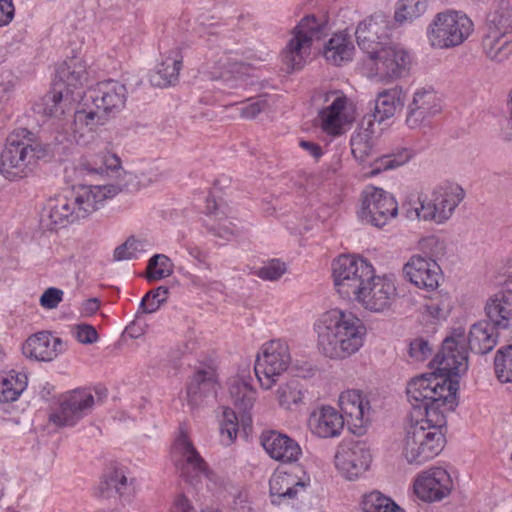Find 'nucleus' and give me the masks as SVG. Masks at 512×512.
<instances>
[{"instance_id": "nucleus-62", "label": "nucleus", "mask_w": 512, "mask_h": 512, "mask_svg": "<svg viewBox=\"0 0 512 512\" xmlns=\"http://www.w3.org/2000/svg\"><path fill=\"white\" fill-rule=\"evenodd\" d=\"M14 13L12 0H0V27L8 25L13 20Z\"/></svg>"}, {"instance_id": "nucleus-48", "label": "nucleus", "mask_w": 512, "mask_h": 512, "mask_svg": "<svg viewBox=\"0 0 512 512\" xmlns=\"http://www.w3.org/2000/svg\"><path fill=\"white\" fill-rule=\"evenodd\" d=\"M276 397L281 407L290 409L292 405L302 402L303 392L298 381L292 380L278 387Z\"/></svg>"}, {"instance_id": "nucleus-1", "label": "nucleus", "mask_w": 512, "mask_h": 512, "mask_svg": "<svg viewBox=\"0 0 512 512\" xmlns=\"http://www.w3.org/2000/svg\"><path fill=\"white\" fill-rule=\"evenodd\" d=\"M458 381L447 377L423 374L407 385V397L412 406L411 423L406 428L402 454L410 464L421 465L436 457L446 439L445 410L454 406Z\"/></svg>"}, {"instance_id": "nucleus-20", "label": "nucleus", "mask_w": 512, "mask_h": 512, "mask_svg": "<svg viewBox=\"0 0 512 512\" xmlns=\"http://www.w3.org/2000/svg\"><path fill=\"white\" fill-rule=\"evenodd\" d=\"M390 35V20L383 13H375L360 22L355 31L359 48L367 57L375 55Z\"/></svg>"}, {"instance_id": "nucleus-55", "label": "nucleus", "mask_w": 512, "mask_h": 512, "mask_svg": "<svg viewBox=\"0 0 512 512\" xmlns=\"http://www.w3.org/2000/svg\"><path fill=\"white\" fill-rule=\"evenodd\" d=\"M287 270L286 264L279 259H272L257 271V276L263 280H278Z\"/></svg>"}, {"instance_id": "nucleus-43", "label": "nucleus", "mask_w": 512, "mask_h": 512, "mask_svg": "<svg viewBox=\"0 0 512 512\" xmlns=\"http://www.w3.org/2000/svg\"><path fill=\"white\" fill-rule=\"evenodd\" d=\"M148 246L149 244L146 240L131 236L127 238L123 244L114 249L113 258L115 261L138 259L147 251Z\"/></svg>"}, {"instance_id": "nucleus-18", "label": "nucleus", "mask_w": 512, "mask_h": 512, "mask_svg": "<svg viewBox=\"0 0 512 512\" xmlns=\"http://www.w3.org/2000/svg\"><path fill=\"white\" fill-rule=\"evenodd\" d=\"M397 296V288L394 280L387 276H377L373 273V279L364 285L363 290L356 297L365 309L381 313L389 310Z\"/></svg>"}, {"instance_id": "nucleus-30", "label": "nucleus", "mask_w": 512, "mask_h": 512, "mask_svg": "<svg viewBox=\"0 0 512 512\" xmlns=\"http://www.w3.org/2000/svg\"><path fill=\"white\" fill-rule=\"evenodd\" d=\"M485 312L497 329L512 327V289H502L490 297Z\"/></svg>"}, {"instance_id": "nucleus-52", "label": "nucleus", "mask_w": 512, "mask_h": 512, "mask_svg": "<svg viewBox=\"0 0 512 512\" xmlns=\"http://www.w3.org/2000/svg\"><path fill=\"white\" fill-rule=\"evenodd\" d=\"M425 309L434 318H444L451 310V299L448 293L436 292L425 304Z\"/></svg>"}, {"instance_id": "nucleus-41", "label": "nucleus", "mask_w": 512, "mask_h": 512, "mask_svg": "<svg viewBox=\"0 0 512 512\" xmlns=\"http://www.w3.org/2000/svg\"><path fill=\"white\" fill-rule=\"evenodd\" d=\"M229 393L233 404L242 413L250 411L256 400V390L248 383L234 379L229 385Z\"/></svg>"}, {"instance_id": "nucleus-42", "label": "nucleus", "mask_w": 512, "mask_h": 512, "mask_svg": "<svg viewBox=\"0 0 512 512\" xmlns=\"http://www.w3.org/2000/svg\"><path fill=\"white\" fill-rule=\"evenodd\" d=\"M174 264L165 254L153 255L147 263L146 279L149 282L159 281L172 275Z\"/></svg>"}, {"instance_id": "nucleus-9", "label": "nucleus", "mask_w": 512, "mask_h": 512, "mask_svg": "<svg viewBox=\"0 0 512 512\" xmlns=\"http://www.w3.org/2000/svg\"><path fill=\"white\" fill-rule=\"evenodd\" d=\"M373 265L355 255H340L332 263L334 286L344 299H353L361 293L364 285L373 279Z\"/></svg>"}, {"instance_id": "nucleus-49", "label": "nucleus", "mask_w": 512, "mask_h": 512, "mask_svg": "<svg viewBox=\"0 0 512 512\" xmlns=\"http://www.w3.org/2000/svg\"><path fill=\"white\" fill-rule=\"evenodd\" d=\"M487 26L506 35H512V6L502 3L490 15Z\"/></svg>"}, {"instance_id": "nucleus-28", "label": "nucleus", "mask_w": 512, "mask_h": 512, "mask_svg": "<svg viewBox=\"0 0 512 512\" xmlns=\"http://www.w3.org/2000/svg\"><path fill=\"white\" fill-rule=\"evenodd\" d=\"M122 190L120 185H80L75 191L76 202L82 217L100 209L107 199L118 195Z\"/></svg>"}, {"instance_id": "nucleus-13", "label": "nucleus", "mask_w": 512, "mask_h": 512, "mask_svg": "<svg viewBox=\"0 0 512 512\" xmlns=\"http://www.w3.org/2000/svg\"><path fill=\"white\" fill-rule=\"evenodd\" d=\"M410 62V56L404 48L384 44L375 55L367 57L364 67L370 78L389 81L402 77Z\"/></svg>"}, {"instance_id": "nucleus-2", "label": "nucleus", "mask_w": 512, "mask_h": 512, "mask_svg": "<svg viewBox=\"0 0 512 512\" xmlns=\"http://www.w3.org/2000/svg\"><path fill=\"white\" fill-rule=\"evenodd\" d=\"M496 327L489 321H479L473 324L466 337L462 328L453 330L452 334L446 337L440 351L431 362V368L435 369L429 375L448 378L459 376L468 369V350L476 354H486L493 350L498 341Z\"/></svg>"}, {"instance_id": "nucleus-4", "label": "nucleus", "mask_w": 512, "mask_h": 512, "mask_svg": "<svg viewBox=\"0 0 512 512\" xmlns=\"http://www.w3.org/2000/svg\"><path fill=\"white\" fill-rule=\"evenodd\" d=\"M317 346L326 357L344 360L357 353L364 344L366 327L350 311L331 309L315 324Z\"/></svg>"}, {"instance_id": "nucleus-44", "label": "nucleus", "mask_w": 512, "mask_h": 512, "mask_svg": "<svg viewBox=\"0 0 512 512\" xmlns=\"http://www.w3.org/2000/svg\"><path fill=\"white\" fill-rule=\"evenodd\" d=\"M427 9V0H399L395 10L396 22H411L419 18Z\"/></svg>"}, {"instance_id": "nucleus-51", "label": "nucleus", "mask_w": 512, "mask_h": 512, "mask_svg": "<svg viewBox=\"0 0 512 512\" xmlns=\"http://www.w3.org/2000/svg\"><path fill=\"white\" fill-rule=\"evenodd\" d=\"M413 152L408 148H398L390 154L383 155L376 160L377 170L395 169L406 164L413 157Z\"/></svg>"}, {"instance_id": "nucleus-63", "label": "nucleus", "mask_w": 512, "mask_h": 512, "mask_svg": "<svg viewBox=\"0 0 512 512\" xmlns=\"http://www.w3.org/2000/svg\"><path fill=\"white\" fill-rule=\"evenodd\" d=\"M299 145L316 160H318L323 155L321 146L315 142L301 140Z\"/></svg>"}, {"instance_id": "nucleus-53", "label": "nucleus", "mask_w": 512, "mask_h": 512, "mask_svg": "<svg viewBox=\"0 0 512 512\" xmlns=\"http://www.w3.org/2000/svg\"><path fill=\"white\" fill-rule=\"evenodd\" d=\"M169 290L165 286H159L149 291L141 300L140 309L143 313H153L157 311L162 303L167 300Z\"/></svg>"}, {"instance_id": "nucleus-33", "label": "nucleus", "mask_w": 512, "mask_h": 512, "mask_svg": "<svg viewBox=\"0 0 512 512\" xmlns=\"http://www.w3.org/2000/svg\"><path fill=\"white\" fill-rule=\"evenodd\" d=\"M120 158L109 151H100L97 154L87 153L83 155L77 166L76 171L81 175H102L109 170L120 168Z\"/></svg>"}, {"instance_id": "nucleus-58", "label": "nucleus", "mask_w": 512, "mask_h": 512, "mask_svg": "<svg viewBox=\"0 0 512 512\" xmlns=\"http://www.w3.org/2000/svg\"><path fill=\"white\" fill-rule=\"evenodd\" d=\"M432 353L429 342L423 338H416L410 343L409 354L417 361L426 360Z\"/></svg>"}, {"instance_id": "nucleus-7", "label": "nucleus", "mask_w": 512, "mask_h": 512, "mask_svg": "<svg viewBox=\"0 0 512 512\" xmlns=\"http://www.w3.org/2000/svg\"><path fill=\"white\" fill-rule=\"evenodd\" d=\"M328 15L308 14L290 31V38L281 52L288 70H300L311 54L313 42L320 40L329 30Z\"/></svg>"}, {"instance_id": "nucleus-21", "label": "nucleus", "mask_w": 512, "mask_h": 512, "mask_svg": "<svg viewBox=\"0 0 512 512\" xmlns=\"http://www.w3.org/2000/svg\"><path fill=\"white\" fill-rule=\"evenodd\" d=\"M94 404L95 398L90 390H74L61 402L58 411L52 413L49 419L57 426H74L91 412Z\"/></svg>"}, {"instance_id": "nucleus-19", "label": "nucleus", "mask_w": 512, "mask_h": 512, "mask_svg": "<svg viewBox=\"0 0 512 512\" xmlns=\"http://www.w3.org/2000/svg\"><path fill=\"white\" fill-rule=\"evenodd\" d=\"M371 462V455L365 444L359 441H344L338 446L335 465L348 480H354L364 473Z\"/></svg>"}, {"instance_id": "nucleus-61", "label": "nucleus", "mask_w": 512, "mask_h": 512, "mask_svg": "<svg viewBox=\"0 0 512 512\" xmlns=\"http://www.w3.org/2000/svg\"><path fill=\"white\" fill-rule=\"evenodd\" d=\"M226 181L227 179L216 180L214 183V187L210 193V196L207 198V209L211 215H214L216 217L217 220H221V217L219 216L220 204H218L216 201L218 190H220L218 186L221 184V182Z\"/></svg>"}, {"instance_id": "nucleus-22", "label": "nucleus", "mask_w": 512, "mask_h": 512, "mask_svg": "<svg viewBox=\"0 0 512 512\" xmlns=\"http://www.w3.org/2000/svg\"><path fill=\"white\" fill-rule=\"evenodd\" d=\"M442 110L441 100L433 88L417 89L408 105L406 124L410 129L426 125Z\"/></svg>"}, {"instance_id": "nucleus-47", "label": "nucleus", "mask_w": 512, "mask_h": 512, "mask_svg": "<svg viewBox=\"0 0 512 512\" xmlns=\"http://www.w3.org/2000/svg\"><path fill=\"white\" fill-rule=\"evenodd\" d=\"M494 368L500 382H512V345L502 347L496 352Z\"/></svg>"}, {"instance_id": "nucleus-25", "label": "nucleus", "mask_w": 512, "mask_h": 512, "mask_svg": "<svg viewBox=\"0 0 512 512\" xmlns=\"http://www.w3.org/2000/svg\"><path fill=\"white\" fill-rule=\"evenodd\" d=\"M66 350L65 342L49 331L29 336L22 346L23 354L39 362H51Z\"/></svg>"}, {"instance_id": "nucleus-5", "label": "nucleus", "mask_w": 512, "mask_h": 512, "mask_svg": "<svg viewBox=\"0 0 512 512\" xmlns=\"http://www.w3.org/2000/svg\"><path fill=\"white\" fill-rule=\"evenodd\" d=\"M45 154L46 148L35 133L27 128L15 129L1 153L0 172L10 181L26 178Z\"/></svg>"}, {"instance_id": "nucleus-29", "label": "nucleus", "mask_w": 512, "mask_h": 512, "mask_svg": "<svg viewBox=\"0 0 512 512\" xmlns=\"http://www.w3.org/2000/svg\"><path fill=\"white\" fill-rule=\"evenodd\" d=\"M308 427L311 433L318 438H335L340 436L343 431L344 416L334 407L323 405L311 412Z\"/></svg>"}, {"instance_id": "nucleus-37", "label": "nucleus", "mask_w": 512, "mask_h": 512, "mask_svg": "<svg viewBox=\"0 0 512 512\" xmlns=\"http://www.w3.org/2000/svg\"><path fill=\"white\" fill-rule=\"evenodd\" d=\"M404 106V95L400 87L386 89L380 92L375 101L374 117L382 122L394 116L398 108Z\"/></svg>"}, {"instance_id": "nucleus-14", "label": "nucleus", "mask_w": 512, "mask_h": 512, "mask_svg": "<svg viewBox=\"0 0 512 512\" xmlns=\"http://www.w3.org/2000/svg\"><path fill=\"white\" fill-rule=\"evenodd\" d=\"M171 456L180 476L191 484L208 474L205 460L201 457L183 426L171 447Z\"/></svg>"}, {"instance_id": "nucleus-36", "label": "nucleus", "mask_w": 512, "mask_h": 512, "mask_svg": "<svg viewBox=\"0 0 512 512\" xmlns=\"http://www.w3.org/2000/svg\"><path fill=\"white\" fill-rule=\"evenodd\" d=\"M353 53L354 46L349 35L344 32L334 34L323 51L325 59L334 65L352 60Z\"/></svg>"}, {"instance_id": "nucleus-8", "label": "nucleus", "mask_w": 512, "mask_h": 512, "mask_svg": "<svg viewBox=\"0 0 512 512\" xmlns=\"http://www.w3.org/2000/svg\"><path fill=\"white\" fill-rule=\"evenodd\" d=\"M465 198L464 189L457 183L445 182L432 189L430 194L418 197L419 207L414 212L418 219L446 223Z\"/></svg>"}, {"instance_id": "nucleus-56", "label": "nucleus", "mask_w": 512, "mask_h": 512, "mask_svg": "<svg viewBox=\"0 0 512 512\" xmlns=\"http://www.w3.org/2000/svg\"><path fill=\"white\" fill-rule=\"evenodd\" d=\"M267 107L266 100L262 98H252L241 103L238 108L241 118L253 119L258 116Z\"/></svg>"}, {"instance_id": "nucleus-10", "label": "nucleus", "mask_w": 512, "mask_h": 512, "mask_svg": "<svg viewBox=\"0 0 512 512\" xmlns=\"http://www.w3.org/2000/svg\"><path fill=\"white\" fill-rule=\"evenodd\" d=\"M473 29V22L466 14L447 10L434 16L427 27L426 35L433 48L450 49L468 39Z\"/></svg>"}, {"instance_id": "nucleus-64", "label": "nucleus", "mask_w": 512, "mask_h": 512, "mask_svg": "<svg viewBox=\"0 0 512 512\" xmlns=\"http://www.w3.org/2000/svg\"><path fill=\"white\" fill-rule=\"evenodd\" d=\"M192 509L189 500L184 495H179L171 507V512H191Z\"/></svg>"}, {"instance_id": "nucleus-45", "label": "nucleus", "mask_w": 512, "mask_h": 512, "mask_svg": "<svg viewBox=\"0 0 512 512\" xmlns=\"http://www.w3.org/2000/svg\"><path fill=\"white\" fill-rule=\"evenodd\" d=\"M362 509L364 512H402L392 499L378 491H373L364 496Z\"/></svg>"}, {"instance_id": "nucleus-31", "label": "nucleus", "mask_w": 512, "mask_h": 512, "mask_svg": "<svg viewBox=\"0 0 512 512\" xmlns=\"http://www.w3.org/2000/svg\"><path fill=\"white\" fill-rule=\"evenodd\" d=\"M217 375L211 365L198 366L187 384V396L193 405H198L203 397L216 391Z\"/></svg>"}, {"instance_id": "nucleus-12", "label": "nucleus", "mask_w": 512, "mask_h": 512, "mask_svg": "<svg viewBox=\"0 0 512 512\" xmlns=\"http://www.w3.org/2000/svg\"><path fill=\"white\" fill-rule=\"evenodd\" d=\"M291 354L287 342L274 339L264 343L257 354L254 370L263 389H271L288 369Z\"/></svg>"}, {"instance_id": "nucleus-15", "label": "nucleus", "mask_w": 512, "mask_h": 512, "mask_svg": "<svg viewBox=\"0 0 512 512\" xmlns=\"http://www.w3.org/2000/svg\"><path fill=\"white\" fill-rule=\"evenodd\" d=\"M310 484V475L301 466L278 470L269 480L271 502L274 505L293 503L304 497Z\"/></svg>"}, {"instance_id": "nucleus-26", "label": "nucleus", "mask_w": 512, "mask_h": 512, "mask_svg": "<svg viewBox=\"0 0 512 512\" xmlns=\"http://www.w3.org/2000/svg\"><path fill=\"white\" fill-rule=\"evenodd\" d=\"M260 441L265 452L275 461L292 464L297 462L302 455L297 441L276 430L262 432Z\"/></svg>"}, {"instance_id": "nucleus-34", "label": "nucleus", "mask_w": 512, "mask_h": 512, "mask_svg": "<svg viewBox=\"0 0 512 512\" xmlns=\"http://www.w3.org/2000/svg\"><path fill=\"white\" fill-rule=\"evenodd\" d=\"M481 46L487 58L502 62L512 53V35H506L487 26Z\"/></svg>"}, {"instance_id": "nucleus-57", "label": "nucleus", "mask_w": 512, "mask_h": 512, "mask_svg": "<svg viewBox=\"0 0 512 512\" xmlns=\"http://www.w3.org/2000/svg\"><path fill=\"white\" fill-rule=\"evenodd\" d=\"M64 296L63 290L56 287L47 288L40 297V305L48 310L58 307Z\"/></svg>"}, {"instance_id": "nucleus-17", "label": "nucleus", "mask_w": 512, "mask_h": 512, "mask_svg": "<svg viewBox=\"0 0 512 512\" xmlns=\"http://www.w3.org/2000/svg\"><path fill=\"white\" fill-rule=\"evenodd\" d=\"M312 102L318 108L321 129L331 136L340 135L345 122L346 96L338 91H319L313 95Z\"/></svg>"}, {"instance_id": "nucleus-39", "label": "nucleus", "mask_w": 512, "mask_h": 512, "mask_svg": "<svg viewBox=\"0 0 512 512\" xmlns=\"http://www.w3.org/2000/svg\"><path fill=\"white\" fill-rule=\"evenodd\" d=\"M28 377L23 372L10 371L0 381V401L3 403L16 401L26 389Z\"/></svg>"}, {"instance_id": "nucleus-50", "label": "nucleus", "mask_w": 512, "mask_h": 512, "mask_svg": "<svg viewBox=\"0 0 512 512\" xmlns=\"http://www.w3.org/2000/svg\"><path fill=\"white\" fill-rule=\"evenodd\" d=\"M239 430L238 417L234 410L225 407L220 420V433L225 445L232 444L237 438Z\"/></svg>"}, {"instance_id": "nucleus-3", "label": "nucleus", "mask_w": 512, "mask_h": 512, "mask_svg": "<svg viewBox=\"0 0 512 512\" xmlns=\"http://www.w3.org/2000/svg\"><path fill=\"white\" fill-rule=\"evenodd\" d=\"M126 86L116 80H105L83 92L79 108L74 113V137L80 145H87L94 132L126 104Z\"/></svg>"}, {"instance_id": "nucleus-11", "label": "nucleus", "mask_w": 512, "mask_h": 512, "mask_svg": "<svg viewBox=\"0 0 512 512\" xmlns=\"http://www.w3.org/2000/svg\"><path fill=\"white\" fill-rule=\"evenodd\" d=\"M421 247L429 249V256L412 255L403 267L406 278L416 287L434 291L442 279V270L437 258L444 254V242L436 237H429L421 242Z\"/></svg>"}, {"instance_id": "nucleus-60", "label": "nucleus", "mask_w": 512, "mask_h": 512, "mask_svg": "<svg viewBox=\"0 0 512 512\" xmlns=\"http://www.w3.org/2000/svg\"><path fill=\"white\" fill-rule=\"evenodd\" d=\"M210 231L220 238L229 240L231 237L236 235L235 225L230 221H224L218 223L210 228Z\"/></svg>"}, {"instance_id": "nucleus-46", "label": "nucleus", "mask_w": 512, "mask_h": 512, "mask_svg": "<svg viewBox=\"0 0 512 512\" xmlns=\"http://www.w3.org/2000/svg\"><path fill=\"white\" fill-rule=\"evenodd\" d=\"M350 146L354 158L360 162L365 161L373 151L371 133L367 129L355 131L351 136Z\"/></svg>"}, {"instance_id": "nucleus-6", "label": "nucleus", "mask_w": 512, "mask_h": 512, "mask_svg": "<svg viewBox=\"0 0 512 512\" xmlns=\"http://www.w3.org/2000/svg\"><path fill=\"white\" fill-rule=\"evenodd\" d=\"M86 63L79 58L64 61L56 70V79L53 91L44 97V114L57 117L64 113L63 106L81 99L80 91L88 82Z\"/></svg>"}, {"instance_id": "nucleus-40", "label": "nucleus", "mask_w": 512, "mask_h": 512, "mask_svg": "<svg viewBox=\"0 0 512 512\" xmlns=\"http://www.w3.org/2000/svg\"><path fill=\"white\" fill-rule=\"evenodd\" d=\"M229 393L233 404L242 413L250 411L256 400V390L248 383L234 379L229 385Z\"/></svg>"}, {"instance_id": "nucleus-23", "label": "nucleus", "mask_w": 512, "mask_h": 512, "mask_svg": "<svg viewBox=\"0 0 512 512\" xmlns=\"http://www.w3.org/2000/svg\"><path fill=\"white\" fill-rule=\"evenodd\" d=\"M83 218L79 211L78 204L75 196L68 198L67 196L59 195L50 198L41 215V224L48 230H58L65 227L69 223Z\"/></svg>"}, {"instance_id": "nucleus-16", "label": "nucleus", "mask_w": 512, "mask_h": 512, "mask_svg": "<svg viewBox=\"0 0 512 512\" xmlns=\"http://www.w3.org/2000/svg\"><path fill=\"white\" fill-rule=\"evenodd\" d=\"M359 218L381 228L398 214V204L394 196L381 188L366 187L362 192Z\"/></svg>"}, {"instance_id": "nucleus-24", "label": "nucleus", "mask_w": 512, "mask_h": 512, "mask_svg": "<svg viewBox=\"0 0 512 512\" xmlns=\"http://www.w3.org/2000/svg\"><path fill=\"white\" fill-rule=\"evenodd\" d=\"M453 483L449 473L441 467H434L417 477L414 483L416 495L423 501H439L450 494Z\"/></svg>"}, {"instance_id": "nucleus-35", "label": "nucleus", "mask_w": 512, "mask_h": 512, "mask_svg": "<svg viewBox=\"0 0 512 512\" xmlns=\"http://www.w3.org/2000/svg\"><path fill=\"white\" fill-rule=\"evenodd\" d=\"M183 55L181 49L176 47L158 65L156 72L151 76V83L158 87H167L178 82L182 68Z\"/></svg>"}, {"instance_id": "nucleus-59", "label": "nucleus", "mask_w": 512, "mask_h": 512, "mask_svg": "<svg viewBox=\"0 0 512 512\" xmlns=\"http://www.w3.org/2000/svg\"><path fill=\"white\" fill-rule=\"evenodd\" d=\"M74 336L81 344H93L98 341L99 335L97 330L88 324L77 325L74 329Z\"/></svg>"}, {"instance_id": "nucleus-54", "label": "nucleus", "mask_w": 512, "mask_h": 512, "mask_svg": "<svg viewBox=\"0 0 512 512\" xmlns=\"http://www.w3.org/2000/svg\"><path fill=\"white\" fill-rule=\"evenodd\" d=\"M126 176L128 177V181L132 180V178L137 179V187L140 188L147 187L160 181L164 177V174L156 165H150L149 167L141 170L138 175L126 173Z\"/></svg>"}, {"instance_id": "nucleus-27", "label": "nucleus", "mask_w": 512, "mask_h": 512, "mask_svg": "<svg viewBox=\"0 0 512 512\" xmlns=\"http://www.w3.org/2000/svg\"><path fill=\"white\" fill-rule=\"evenodd\" d=\"M339 407L349 425L355 429L364 428L370 420L371 407L369 402L357 389H347L339 395Z\"/></svg>"}, {"instance_id": "nucleus-38", "label": "nucleus", "mask_w": 512, "mask_h": 512, "mask_svg": "<svg viewBox=\"0 0 512 512\" xmlns=\"http://www.w3.org/2000/svg\"><path fill=\"white\" fill-rule=\"evenodd\" d=\"M127 488V478L124 471L120 468H111L107 470L98 487L96 494L101 498H111L123 495Z\"/></svg>"}, {"instance_id": "nucleus-32", "label": "nucleus", "mask_w": 512, "mask_h": 512, "mask_svg": "<svg viewBox=\"0 0 512 512\" xmlns=\"http://www.w3.org/2000/svg\"><path fill=\"white\" fill-rule=\"evenodd\" d=\"M225 53L217 62L212 79H219L229 88H236L240 82H244L249 76L250 65Z\"/></svg>"}]
</instances>
